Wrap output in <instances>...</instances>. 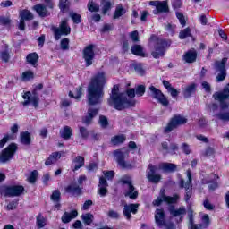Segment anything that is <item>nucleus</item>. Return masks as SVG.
Here are the masks:
<instances>
[{"mask_svg": "<svg viewBox=\"0 0 229 229\" xmlns=\"http://www.w3.org/2000/svg\"><path fill=\"white\" fill-rule=\"evenodd\" d=\"M106 77L105 72H98L92 79L88 87V105H99L105 96V85Z\"/></svg>", "mask_w": 229, "mask_h": 229, "instance_id": "1", "label": "nucleus"}, {"mask_svg": "<svg viewBox=\"0 0 229 229\" xmlns=\"http://www.w3.org/2000/svg\"><path fill=\"white\" fill-rule=\"evenodd\" d=\"M108 103L110 106H114L116 110H124V108L135 106V101L128 99L126 94L119 93L118 85L114 86Z\"/></svg>", "mask_w": 229, "mask_h": 229, "instance_id": "2", "label": "nucleus"}, {"mask_svg": "<svg viewBox=\"0 0 229 229\" xmlns=\"http://www.w3.org/2000/svg\"><path fill=\"white\" fill-rule=\"evenodd\" d=\"M42 89H44V85L40 83L35 86L34 89L32 90V93L27 91L22 96L23 99H25V101L22 102L23 106H28V105L31 103L34 108H38V103L40 101V98H38V90H42Z\"/></svg>", "mask_w": 229, "mask_h": 229, "instance_id": "3", "label": "nucleus"}, {"mask_svg": "<svg viewBox=\"0 0 229 229\" xmlns=\"http://www.w3.org/2000/svg\"><path fill=\"white\" fill-rule=\"evenodd\" d=\"M149 42L156 44L155 50L151 53L153 58H160L165 55V47L169 46L167 41L159 39L156 35H152L149 38Z\"/></svg>", "mask_w": 229, "mask_h": 229, "instance_id": "4", "label": "nucleus"}, {"mask_svg": "<svg viewBox=\"0 0 229 229\" xmlns=\"http://www.w3.org/2000/svg\"><path fill=\"white\" fill-rule=\"evenodd\" d=\"M155 222L156 225L162 229H176L174 224L171 221L165 220V213L164 209H157L155 213Z\"/></svg>", "mask_w": 229, "mask_h": 229, "instance_id": "5", "label": "nucleus"}, {"mask_svg": "<svg viewBox=\"0 0 229 229\" xmlns=\"http://www.w3.org/2000/svg\"><path fill=\"white\" fill-rule=\"evenodd\" d=\"M52 31L55 40H60L62 37H67L71 35V26L67 22V20L64 19L61 21L59 27H52Z\"/></svg>", "mask_w": 229, "mask_h": 229, "instance_id": "6", "label": "nucleus"}, {"mask_svg": "<svg viewBox=\"0 0 229 229\" xmlns=\"http://www.w3.org/2000/svg\"><path fill=\"white\" fill-rule=\"evenodd\" d=\"M187 182L185 180L181 179L179 185L181 189H185V196L184 200L186 203H189L191 198H192V173L191 170H187Z\"/></svg>", "mask_w": 229, "mask_h": 229, "instance_id": "7", "label": "nucleus"}, {"mask_svg": "<svg viewBox=\"0 0 229 229\" xmlns=\"http://www.w3.org/2000/svg\"><path fill=\"white\" fill-rule=\"evenodd\" d=\"M114 157L122 169H131V164L124 161V158L130 157L128 149H117L114 152Z\"/></svg>", "mask_w": 229, "mask_h": 229, "instance_id": "8", "label": "nucleus"}, {"mask_svg": "<svg viewBox=\"0 0 229 229\" xmlns=\"http://www.w3.org/2000/svg\"><path fill=\"white\" fill-rule=\"evenodd\" d=\"M187 124V118L182 115L174 116L167 125L164 128V133H171L173 130H176L179 126Z\"/></svg>", "mask_w": 229, "mask_h": 229, "instance_id": "9", "label": "nucleus"}, {"mask_svg": "<svg viewBox=\"0 0 229 229\" xmlns=\"http://www.w3.org/2000/svg\"><path fill=\"white\" fill-rule=\"evenodd\" d=\"M120 182L123 183V185H127L128 191L125 196H129L131 199H137L139 191H135V186H133V181L131 180V177L129 175H123L120 179Z\"/></svg>", "mask_w": 229, "mask_h": 229, "instance_id": "10", "label": "nucleus"}, {"mask_svg": "<svg viewBox=\"0 0 229 229\" xmlns=\"http://www.w3.org/2000/svg\"><path fill=\"white\" fill-rule=\"evenodd\" d=\"M22 192H24V186L21 185L4 186L1 189V194L8 198L21 196Z\"/></svg>", "mask_w": 229, "mask_h": 229, "instance_id": "11", "label": "nucleus"}, {"mask_svg": "<svg viewBox=\"0 0 229 229\" xmlns=\"http://www.w3.org/2000/svg\"><path fill=\"white\" fill-rule=\"evenodd\" d=\"M178 199H180V195L175 194L174 195V197L171 196H166L165 192L161 191L160 196L157 198V199H155L152 202V205H154V207H160V205H162V203H167L168 205H174L175 203H178Z\"/></svg>", "mask_w": 229, "mask_h": 229, "instance_id": "12", "label": "nucleus"}, {"mask_svg": "<svg viewBox=\"0 0 229 229\" xmlns=\"http://www.w3.org/2000/svg\"><path fill=\"white\" fill-rule=\"evenodd\" d=\"M226 62H228V58L224 57L221 61L215 62V71L218 73L216 76V81L219 83L221 81H224V80L226 79Z\"/></svg>", "mask_w": 229, "mask_h": 229, "instance_id": "13", "label": "nucleus"}, {"mask_svg": "<svg viewBox=\"0 0 229 229\" xmlns=\"http://www.w3.org/2000/svg\"><path fill=\"white\" fill-rule=\"evenodd\" d=\"M94 46L93 44L88 45L82 50V58L86 63V67H90L92 64H94V57L96 56V53H94Z\"/></svg>", "mask_w": 229, "mask_h": 229, "instance_id": "14", "label": "nucleus"}, {"mask_svg": "<svg viewBox=\"0 0 229 229\" xmlns=\"http://www.w3.org/2000/svg\"><path fill=\"white\" fill-rule=\"evenodd\" d=\"M15 151H17V145L14 143L10 144L0 153V162L5 164L8 160H12L15 155Z\"/></svg>", "mask_w": 229, "mask_h": 229, "instance_id": "15", "label": "nucleus"}, {"mask_svg": "<svg viewBox=\"0 0 229 229\" xmlns=\"http://www.w3.org/2000/svg\"><path fill=\"white\" fill-rule=\"evenodd\" d=\"M158 167L155 165H148V168L147 170V180L150 182V183H160L162 180V175L160 174H157Z\"/></svg>", "mask_w": 229, "mask_h": 229, "instance_id": "16", "label": "nucleus"}, {"mask_svg": "<svg viewBox=\"0 0 229 229\" xmlns=\"http://www.w3.org/2000/svg\"><path fill=\"white\" fill-rule=\"evenodd\" d=\"M149 90H150V96L154 98V99H157L158 103L163 105V106H169V100H167V98L164 96V93H162V90L157 89L155 86H150Z\"/></svg>", "mask_w": 229, "mask_h": 229, "instance_id": "17", "label": "nucleus"}, {"mask_svg": "<svg viewBox=\"0 0 229 229\" xmlns=\"http://www.w3.org/2000/svg\"><path fill=\"white\" fill-rule=\"evenodd\" d=\"M168 210L173 217H179V220H176V223H182L184 216L187 214V209L184 206H181L177 209L174 208V206H170Z\"/></svg>", "mask_w": 229, "mask_h": 229, "instance_id": "18", "label": "nucleus"}, {"mask_svg": "<svg viewBox=\"0 0 229 229\" xmlns=\"http://www.w3.org/2000/svg\"><path fill=\"white\" fill-rule=\"evenodd\" d=\"M139 208V204H125L123 206V216L128 221L131 219V213L137 214Z\"/></svg>", "mask_w": 229, "mask_h": 229, "instance_id": "19", "label": "nucleus"}, {"mask_svg": "<svg viewBox=\"0 0 229 229\" xmlns=\"http://www.w3.org/2000/svg\"><path fill=\"white\" fill-rule=\"evenodd\" d=\"M169 12V5H167V2H158L157 4V8L153 11L155 15H158V13H167Z\"/></svg>", "mask_w": 229, "mask_h": 229, "instance_id": "20", "label": "nucleus"}, {"mask_svg": "<svg viewBox=\"0 0 229 229\" xmlns=\"http://www.w3.org/2000/svg\"><path fill=\"white\" fill-rule=\"evenodd\" d=\"M63 152H53L45 162V165H53L62 158Z\"/></svg>", "mask_w": 229, "mask_h": 229, "instance_id": "21", "label": "nucleus"}, {"mask_svg": "<svg viewBox=\"0 0 229 229\" xmlns=\"http://www.w3.org/2000/svg\"><path fill=\"white\" fill-rule=\"evenodd\" d=\"M76 217H78V211L72 210L70 213L64 212L61 217V220L63 223L67 224V223H71V221H72V219H76Z\"/></svg>", "mask_w": 229, "mask_h": 229, "instance_id": "22", "label": "nucleus"}, {"mask_svg": "<svg viewBox=\"0 0 229 229\" xmlns=\"http://www.w3.org/2000/svg\"><path fill=\"white\" fill-rule=\"evenodd\" d=\"M177 165L173 163H161L158 165V169L164 171V173H174L176 171Z\"/></svg>", "mask_w": 229, "mask_h": 229, "instance_id": "23", "label": "nucleus"}, {"mask_svg": "<svg viewBox=\"0 0 229 229\" xmlns=\"http://www.w3.org/2000/svg\"><path fill=\"white\" fill-rule=\"evenodd\" d=\"M65 191L72 194L73 196H80V194H81V189L80 187V185L76 184V183H72L70 185H68L65 188Z\"/></svg>", "mask_w": 229, "mask_h": 229, "instance_id": "24", "label": "nucleus"}, {"mask_svg": "<svg viewBox=\"0 0 229 229\" xmlns=\"http://www.w3.org/2000/svg\"><path fill=\"white\" fill-rule=\"evenodd\" d=\"M98 115V109L96 108H89L88 109V115L84 117L83 123L84 124H92V119Z\"/></svg>", "mask_w": 229, "mask_h": 229, "instance_id": "25", "label": "nucleus"}, {"mask_svg": "<svg viewBox=\"0 0 229 229\" xmlns=\"http://www.w3.org/2000/svg\"><path fill=\"white\" fill-rule=\"evenodd\" d=\"M73 169L72 171H78V169H81L83 165H85V157L81 156H77L73 160Z\"/></svg>", "mask_w": 229, "mask_h": 229, "instance_id": "26", "label": "nucleus"}, {"mask_svg": "<svg viewBox=\"0 0 229 229\" xmlns=\"http://www.w3.org/2000/svg\"><path fill=\"white\" fill-rule=\"evenodd\" d=\"M20 141L23 146H30L31 144V133L24 131L20 134Z\"/></svg>", "mask_w": 229, "mask_h": 229, "instance_id": "27", "label": "nucleus"}, {"mask_svg": "<svg viewBox=\"0 0 229 229\" xmlns=\"http://www.w3.org/2000/svg\"><path fill=\"white\" fill-rule=\"evenodd\" d=\"M197 57L196 50H190L185 53L183 59L187 64H193V62H196Z\"/></svg>", "mask_w": 229, "mask_h": 229, "instance_id": "28", "label": "nucleus"}, {"mask_svg": "<svg viewBox=\"0 0 229 229\" xmlns=\"http://www.w3.org/2000/svg\"><path fill=\"white\" fill-rule=\"evenodd\" d=\"M35 12L39 15V17H47L49 15V12L47 11V8L42 4H37L33 7Z\"/></svg>", "mask_w": 229, "mask_h": 229, "instance_id": "29", "label": "nucleus"}, {"mask_svg": "<svg viewBox=\"0 0 229 229\" xmlns=\"http://www.w3.org/2000/svg\"><path fill=\"white\" fill-rule=\"evenodd\" d=\"M27 62L32 65V67H37V65H38V54L35 52L29 54L27 55Z\"/></svg>", "mask_w": 229, "mask_h": 229, "instance_id": "30", "label": "nucleus"}, {"mask_svg": "<svg viewBox=\"0 0 229 229\" xmlns=\"http://www.w3.org/2000/svg\"><path fill=\"white\" fill-rule=\"evenodd\" d=\"M60 136L64 140H69L72 137V129L69 126H64V129L60 130Z\"/></svg>", "mask_w": 229, "mask_h": 229, "instance_id": "31", "label": "nucleus"}, {"mask_svg": "<svg viewBox=\"0 0 229 229\" xmlns=\"http://www.w3.org/2000/svg\"><path fill=\"white\" fill-rule=\"evenodd\" d=\"M100 4L103 15H106L112 10V0H101Z\"/></svg>", "mask_w": 229, "mask_h": 229, "instance_id": "32", "label": "nucleus"}, {"mask_svg": "<svg viewBox=\"0 0 229 229\" xmlns=\"http://www.w3.org/2000/svg\"><path fill=\"white\" fill-rule=\"evenodd\" d=\"M194 92H196V84L191 83V84L186 86L182 94H183L184 98H191L192 96V94H194Z\"/></svg>", "mask_w": 229, "mask_h": 229, "instance_id": "33", "label": "nucleus"}, {"mask_svg": "<svg viewBox=\"0 0 229 229\" xmlns=\"http://www.w3.org/2000/svg\"><path fill=\"white\" fill-rule=\"evenodd\" d=\"M131 53L132 55H136L137 56H146L144 53V48L140 45H134L131 47Z\"/></svg>", "mask_w": 229, "mask_h": 229, "instance_id": "34", "label": "nucleus"}, {"mask_svg": "<svg viewBox=\"0 0 229 229\" xmlns=\"http://www.w3.org/2000/svg\"><path fill=\"white\" fill-rule=\"evenodd\" d=\"M20 19H22L23 21H33V13L28 10L21 11Z\"/></svg>", "mask_w": 229, "mask_h": 229, "instance_id": "35", "label": "nucleus"}, {"mask_svg": "<svg viewBox=\"0 0 229 229\" xmlns=\"http://www.w3.org/2000/svg\"><path fill=\"white\" fill-rule=\"evenodd\" d=\"M126 140V137L124 135H117L111 139V143L113 146H119V144H123Z\"/></svg>", "mask_w": 229, "mask_h": 229, "instance_id": "36", "label": "nucleus"}, {"mask_svg": "<svg viewBox=\"0 0 229 229\" xmlns=\"http://www.w3.org/2000/svg\"><path fill=\"white\" fill-rule=\"evenodd\" d=\"M5 49L0 53V58L3 62H10V50L8 49V45L4 46Z\"/></svg>", "mask_w": 229, "mask_h": 229, "instance_id": "37", "label": "nucleus"}, {"mask_svg": "<svg viewBox=\"0 0 229 229\" xmlns=\"http://www.w3.org/2000/svg\"><path fill=\"white\" fill-rule=\"evenodd\" d=\"M81 219L85 225L88 226H90L92 225V222L94 221V215L88 213L81 216Z\"/></svg>", "mask_w": 229, "mask_h": 229, "instance_id": "38", "label": "nucleus"}, {"mask_svg": "<svg viewBox=\"0 0 229 229\" xmlns=\"http://www.w3.org/2000/svg\"><path fill=\"white\" fill-rule=\"evenodd\" d=\"M124 13H126V9H124L123 5H117L114 14V19H119L120 17H123Z\"/></svg>", "mask_w": 229, "mask_h": 229, "instance_id": "39", "label": "nucleus"}, {"mask_svg": "<svg viewBox=\"0 0 229 229\" xmlns=\"http://www.w3.org/2000/svg\"><path fill=\"white\" fill-rule=\"evenodd\" d=\"M201 183L203 185H208V183H210L208 185L209 191H216V189H217V187H219V184H217V182H214L212 181H209L208 179H202Z\"/></svg>", "mask_w": 229, "mask_h": 229, "instance_id": "40", "label": "nucleus"}, {"mask_svg": "<svg viewBox=\"0 0 229 229\" xmlns=\"http://www.w3.org/2000/svg\"><path fill=\"white\" fill-rule=\"evenodd\" d=\"M88 10L89 12H98L99 10V4H96V2L89 0L88 3Z\"/></svg>", "mask_w": 229, "mask_h": 229, "instance_id": "41", "label": "nucleus"}, {"mask_svg": "<svg viewBox=\"0 0 229 229\" xmlns=\"http://www.w3.org/2000/svg\"><path fill=\"white\" fill-rule=\"evenodd\" d=\"M34 73L31 71H27L21 74L22 81H30V80H33Z\"/></svg>", "mask_w": 229, "mask_h": 229, "instance_id": "42", "label": "nucleus"}, {"mask_svg": "<svg viewBox=\"0 0 229 229\" xmlns=\"http://www.w3.org/2000/svg\"><path fill=\"white\" fill-rule=\"evenodd\" d=\"M216 117L224 123H229V112L219 113L216 114Z\"/></svg>", "mask_w": 229, "mask_h": 229, "instance_id": "43", "label": "nucleus"}, {"mask_svg": "<svg viewBox=\"0 0 229 229\" xmlns=\"http://www.w3.org/2000/svg\"><path fill=\"white\" fill-rule=\"evenodd\" d=\"M61 196H62V193L60 192V191L56 190L53 191L50 197V199L54 201V203H58V201H60L61 199Z\"/></svg>", "mask_w": 229, "mask_h": 229, "instance_id": "44", "label": "nucleus"}, {"mask_svg": "<svg viewBox=\"0 0 229 229\" xmlns=\"http://www.w3.org/2000/svg\"><path fill=\"white\" fill-rule=\"evenodd\" d=\"M82 91H83V89L81 87H79L76 89L75 95H74V93L70 91L69 96H70V98H73V99H80V98H81Z\"/></svg>", "mask_w": 229, "mask_h": 229, "instance_id": "45", "label": "nucleus"}, {"mask_svg": "<svg viewBox=\"0 0 229 229\" xmlns=\"http://www.w3.org/2000/svg\"><path fill=\"white\" fill-rule=\"evenodd\" d=\"M187 37H191V28L189 27L182 30L179 34V38H181V40L187 38Z\"/></svg>", "mask_w": 229, "mask_h": 229, "instance_id": "46", "label": "nucleus"}, {"mask_svg": "<svg viewBox=\"0 0 229 229\" xmlns=\"http://www.w3.org/2000/svg\"><path fill=\"white\" fill-rule=\"evenodd\" d=\"M59 8L61 12H67V10H69V1L61 0L59 3Z\"/></svg>", "mask_w": 229, "mask_h": 229, "instance_id": "47", "label": "nucleus"}, {"mask_svg": "<svg viewBox=\"0 0 229 229\" xmlns=\"http://www.w3.org/2000/svg\"><path fill=\"white\" fill-rule=\"evenodd\" d=\"M70 17L74 24H80V22H81V16L76 13H70Z\"/></svg>", "mask_w": 229, "mask_h": 229, "instance_id": "48", "label": "nucleus"}, {"mask_svg": "<svg viewBox=\"0 0 229 229\" xmlns=\"http://www.w3.org/2000/svg\"><path fill=\"white\" fill-rule=\"evenodd\" d=\"M69 42H70V40H69V38H63V39L61 40L60 46H61V49H62L63 51H67V50H69Z\"/></svg>", "mask_w": 229, "mask_h": 229, "instance_id": "49", "label": "nucleus"}, {"mask_svg": "<svg viewBox=\"0 0 229 229\" xmlns=\"http://www.w3.org/2000/svg\"><path fill=\"white\" fill-rule=\"evenodd\" d=\"M46 225V219L41 215L37 216V226L38 228H44Z\"/></svg>", "mask_w": 229, "mask_h": 229, "instance_id": "50", "label": "nucleus"}, {"mask_svg": "<svg viewBox=\"0 0 229 229\" xmlns=\"http://www.w3.org/2000/svg\"><path fill=\"white\" fill-rule=\"evenodd\" d=\"M80 134L82 139H89V136L90 135V131L87 130L85 127H79Z\"/></svg>", "mask_w": 229, "mask_h": 229, "instance_id": "51", "label": "nucleus"}, {"mask_svg": "<svg viewBox=\"0 0 229 229\" xmlns=\"http://www.w3.org/2000/svg\"><path fill=\"white\" fill-rule=\"evenodd\" d=\"M146 92V86L144 85H139L137 88H136V96L138 98H140L141 96H144Z\"/></svg>", "mask_w": 229, "mask_h": 229, "instance_id": "52", "label": "nucleus"}, {"mask_svg": "<svg viewBox=\"0 0 229 229\" xmlns=\"http://www.w3.org/2000/svg\"><path fill=\"white\" fill-rule=\"evenodd\" d=\"M37 178H38V171L34 170L31 172L28 181L30 182V183H35V182H37Z\"/></svg>", "mask_w": 229, "mask_h": 229, "instance_id": "53", "label": "nucleus"}, {"mask_svg": "<svg viewBox=\"0 0 229 229\" xmlns=\"http://www.w3.org/2000/svg\"><path fill=\"white\" fill-rule=\"evenodd\" d=\"M12 20L9 17L0 16V24L2 26H10Z\"/></svg>", "mask_w": 229, "mask_h": 229, "instance_id": "54", "label": "nucleus"}, {"mask_svg": "<svg viewBox=\"0 0 229 229\" xmlns=\"http://www.w3.org/2000/svg\"><path fill=\"white\" fill-rule=\"evenodd\" d=\"M107 216L110 217V219H119L120 215L117 211L111 209L107 212Z\"/></svg>", "mask_w": 229, "mask_h": 229, "instance_id": "55", "label": "nucleus"}, {"mask_svg": "<svg viewBox=\"0 0 229 229\" xmlns=\"http://www.w3.org/2000/svg\"><path fill=\"white\" fill-rule=\"evenodd\" d=\"M134 70L137 72V74H140V76H144V68H142V64H134Z\"/></svg>", "mask_w": 229, "mask_h": 229, "instance_id": "56", "label": "nucleus"}, {"mask_svg": "<svg viewBox=\"0 0 229 229\" xmlns=\"http://www.w3.org/2000/svg\"><path fill=\"white\" fill-rule=\"evenodd\" d=\"M99 124L102 128H106L108 126V119L106 116L100 115Z\"/></svg>", "mask_w": 229, "mask_h": 229, "instance_id": "57", "label": "nucleus"}, {"mask_svg": "<svg viewBox=\"0 0 229 229\" xmlns=\"http://www.w3.org/2000/svg\"><path fill=\"white\" fill-rule=\"evenodd\" d=\"M130 38L132 42H139V31L134 30L129 34Z\"/></svg>", "mask_w": 229, "mask_h": 229, "instance_id": "58", "label": "nucleus"}, {"mask_svg": "<svg viewBox=\"0 0 229 229\" xmlns=\"http://www.w3.org/2000/svg\"><path fill=\"white\" fill-rule=\"evenodd\" d=\"M98 194L103 198L108 194V190L105 186H98Z\"/></svg>", "mask_w": 229, "mask_h": 229, "instance_id": "59", "label": "nucleus"}, {"mask_svg": "<svg viewBox=\"0 0 229 229\" xmlns=\"http://www.w3.org/2000/svg\"><path fill=\"white\" fill-rule=\"evenodd\" d=\"M202 223H203L205 228H207L208 226H209V225H210V216H208V214H205V215L202 216Z\"/></svg>", "mask_w": 229, "mask_h": 229, "instance_id": "60", "label": "nucleus"}, {"mask_svg": "<svg viewBox=\"0 0 229 229\" xmlns=\"http://www.w3.org/2000/svg\"><path fill=\"white\" fill-rule=\"evenodd\" d=\"M10 139H12L11 135H4V138L0 140V148H4V145L6 142H8V140H10Z\"/></svg>", "mask_w": 229, "mask_h": 229, "instance_id": "61", "label": "nucleus"}, {"mask_svg": "<svg viewBox=\"0 0 229 229\" xmlns=\"http://www.w3.org/2000/svg\"><path fill=\"white\" fill-rule=\"evenodd\" d=\"M17 205H19V202H17V200H13L7 205L6 208L7 210H15Z\"/></svg>", "mask_w": 229, "mask_h": 229, "instance_id": "62", "label": "nucleus"}, {"mask_svg": "<svg viewBox=\"0 0 229 229\" xmlns=\"http://www.w3.org/2000/svg\"><path fill=\"white\" fill-rule=\"evenodd\" d=\"M170 94V96H172V98H178V95L180 94V91H178L176 89H174V87L170 88V89L167 90Z\"/></svg>", "mask_w": 229, "mask_h": 229, "instance_id": "63", "label": "nucleus"}, {"mask_svg": "<svg viewBox=\"0 0 229 229\" xmlns=\"http://www.w3.org/2000/svg\"><path fill=\"white\" fill-rule=\"evenodd\" d=\"M176 17L180 21V24H182V26H185L186 21H185V16H183V13H176Z\"/></svg>", "mask_w": 229, "mask_h": 229, "instance_id": "64", "label": "nucleus"}]
</instances>
